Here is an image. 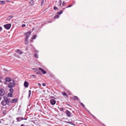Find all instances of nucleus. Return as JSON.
Instances as JSON below:
<instances>
[{"mask_svg": "<svg viewBox=\"0 0 126 126\" xmlns=\"http://www.w3.org/2000/svg\"><path fill=\"white\" fill-rule=\"evenodd\" d=\"M15 83L10 82L9 83H8V87L9 88H13L15 85Z\"/></svg>", "mask_w": 126, "mask_h": 126, "instance_id": "nucleus-1", "label": "nucleus"}, {"mask_svg": "<svg viewBox=\"0 0 126 126\" xmlns=\"http://www.w3.org/2000/svg\"><path fill=\"white\" fill-rule=\"evenodd\" d=\"M11 24H8L4 25V28L8 30L10 29L11 27Z\"/></svg>", "mask_w": 126, "mask_h": 126, "instance_id": "nucleus-2", "label": "nucleus"}, {"mask_svg": "<svg viewBox=\"0 0 126 126\" xmlns=\"http://www.w3.org/2000/svg\"><path fill=\"white\" fill-rule=\"evenodd\" d=\"M66 115L68 117H71L72 116V113H71L68 110H66Z\"/></svg>", "mask_w": 126, "mask_h": 126, "instance_id": "nucleus-3", "label": "nucleus"}, {"mask_svg": "<svg viewBox=\"0 0 126 126\" xmlns=\"http://www.w3.org/2000/svg\"><path fill=\"white\" fill-rule=\"evenodd\" d=\"M31 32L29 31L27 32L24 33V34L26 35L25 38L28 39V37H29L30 35L31 34Z\"/></svg>", "mask_w": 126, "mask_h": 126, "instance_id": "nucleus-4", "label": "nucleus"}, {"mask_svg": "<svg viewBox=\"0 0 126 126\" xmlns=\"http://www.w3.org/2000/svg\"><path fill=\"white\" fill-rule=\"evenodd\" d=\"M5 93V91L3 89H1L0 90V96H2Z\"/></svg>", "mask_w": 126, "mask_h": 126, "instance_id": "nucleus-5", "label": "nucleus"}, {"mask_svg": "<svg viewBox=\"0 0 126 126\" xmlns=\"http://www.w3.org/2000/svg\"><path fill=\"white\" fill-rule=\"evenodd\" d=\"M50 102L51 105H54L56 103V101L54 99H51L50 100Z\"/></svg>", "mask_w": 126, "mask_h": 126, "instance_id": "nucleus-6", "label": "nucleus"}, {"mask_svg": "<svg viewBox=\"0 0 126 126\" xmlns=\"http://www.w3.org/2000/svg\"><path fill=\"white\" fill-rule=\"evenodd\" d=\"M10 100L11 99L8 98H6L5 100H4V101H5L7 105H9L10 103L9 102L10 101Z\"/></svg>", "mask_w": 126, "mask_h": 126, "instance_id": "nucleus-7", "label": "nucleus"}, {"mask_svg": "<svg viewBox=\"0 0 126 126\" xmlns=\"http://www.w3.org/2000/svg\"><path fill=\"white\" fill-rule=\"evenodd\" d=\"M16 119L17 121L19 122L23 120V118L22 117H17L16 118Z\"/></svg>", "mask_w": 126, "mask_h": 126, "instance_id": "nucleus-8", "label": "nucleus"}, {"mask_svg": "<svg viewBox=\"0 0 126 126\" xmlns=\"http://www.w3.org/2000/svg\"><path fill=\"white\" fill-rule=\"evenodd\" d=\"M18 100V99L17 98H15L12 100V103H14L16 102Z\"/></svg>", "mask_w": 126, "mask_h": 126, "instance_id": "nucleus-9", "label": "nucleus"}, {"mask_svg": "<svg viewBox=\"0 0 126 126\" xmlns=\"http://www.w3.org/2000/svg\"><path fill=\"white\" fill-rule=\"evenodd\" d=\"M29 83L26 81H25L24 83V86L25 87L27 88L29 85Z\"/></svg>", "mask_w": 126, "mask_h": 126, "instance_id": "nucleus-10", "label": "nucleus"}, {"mask_svg": "<svg viewBox=\"0 0 126 126\" xmlns=\"http://www.w3.org/2000/svg\"><path fill=\"white\" fill-rule=\"evenodd\" d=\"M1 104L3 106H4L7 104V103L5 101L3 100L1 102Z\"/></svg>", "mask_w": 126, "mask_h": 126, "instance_id": "nucleus-11", "label": "nucleus"}, {"mask_svg": "<svg viewBox=\"0 0 126 126\" xmlns=\"http://www.w3.org/2000/svg\"><path fill=\"white\" fill-rule=\"evenodd\" d=\"M34 1L33 0H31L29 2V5L30 6H32L34 4Z\"/></svg>", "mask_w": 126, "mask_h": 126, "instance_id": "nucleus-12", "label": "nucleus"}, {"mask_svg": "<svg viewBox=\"0 0 126 126\" xmlns=\"http://www.w3.org/2000/svg\"><path fill=\"white\" fill-rule=\"evenodd\" d=\"M39 69L40 70L41 72L42 73L44 74H45L46 73V71L43 70V69L42 68L40 67L39 68Z\"/></svg>", "mask_w": 126, "mask_h": 126, "instance_id": "nucleus-13", "label": "nucleus"}, {"mask_svg": "<svg viewBox=\"0 0 126 126\" xmlns=\"http://www.w3.org/2000/svg\"><path fill=\"white\" fill-rule=\"evenodd\" d=\"M5 80L6 81L10 82L11 81V79L9 77H6L5 78Z\"/></svg>", "mask_w": 126, "mask_h": 126, "instance_id": "nucleus-14", "label": "nucleus"}, {"mask_svg": "<svg viewBox=\"0 0 126 126\" xmlns=\"http://www.w3.org/2000/svg\"><path fill=\"white\" fill-rule=\"evenodd\" d=\"M72 99L74 100H75L76 99L78 101L79 99L78 97L76 96H74L72 98Z\"/></svg>", "mask_w": 126, "mask_h": 126, "instance_id": "nucleus-15", "label": "nucleus"}, {"mask_svg": "<svg viewBox=\"0 0 126 126\" xmlns=\"http://www.w3.org/2000/svg\"><path fill=\"white\" fill-rule=\"evenodd\" d=\"M16 51L18 54H22L23 53V52L20 51V50L19 49L16 50Z\"/></svg>", "mask_w": 126, "mask_h": 126, "instance_id": "nucleus-16", "label": "nucleus"}, {"mask_svg": "<svg viewBox=\"0 0 126 126\" xmlns=\"http://www.w3.org/2000/svg\"><path fill=\"white\" fill-rule=\"evenodd\" d=\"M87 111H88V112L90 113V114L92 116V117H93V118L95 119V120H96L97 119L95 117L94 115H93L91 113H90L89 111L88 110H87Z\"/></svg>", "mask_w": 126, "mask_h": 126, "instance_id": "nucleus-17", "label": "nucleus"}, {"mask_svg": "<svg viewBox=\"0 0 126 126\" xmlns=\"http://www.w3.org/2000/svg\"><path fill=\"white\" fill-rule=\"evenodd\" d=\"M27 39H28L25 38V43L26 45L28 44V41L27 40Z\"/></svg>", "mask_w": 126, "mask_h": 126, "instance_id": "nucleus-18", "label": "nucleus"}, {"mask_svg": "<svg viewBox=\"0 0 126 126\" xmlns=\"http://www.w3.org/2000/svg\"><path fill=\"white\" fill-rule=\"evenodd\" d=\"M32 69L34 70V71L36 72V73L38 72V70L37 68H32Z\"/></svg>", "mask_w": 126, "mask_h": 126, "instance_id": "nucleus-19", "label": "nucleus"}, {"mask_svg": "<svg viewBox=\"0 0 126 126\" xmlns=\"http://www.w3.org/2000/svg\"><path fill=\"white\" fill-rule=\"evenodd\" d=\"M62 94L63 95H65L66 96V97H68V95L67 94H66V93L65 92H63L62 93Z\"/></svg>", "mask_w": 126, "mask_h": 126, "instance_id": "nucleus-20", "label": "nucleus"}, {"mask_svg": "<svg viewBox=\"0 0 126 126\" xmlns=\"http://www.w3.org/2000/svg\"><path fill=\"white\" fill-rule=\"evenodd\" d=\"M8 97H12V94L11 93H9L8 94Z\"/></svg>", "mask_w": 126, "mask_h": 126, "instance_id": "nucleus-21", "label": "nucleus"}, {"mask_svg": "<svg viewBox=\"0 0 126 126\" xmlns=\"http://www.w3.org/2000/svg\"><path fill=\"white\" fill-rule=\"evenodd\" d=\"M31 93V91L30 90H29V95H28V97L29 98L30 97Z\"/></svg>", "mask_w": 126, "mask_h": 126, "instance_id": "nucleus-22", "label": "nucleus"}, {"mask_svg": "<svg viewBox=\"0 0 126 126\" xmlns=\"http://www.w3.org/2000/svg\"><path fill=\"white\" fill-rule=\"evenodd\" d=\"M12 88H10V89L9 90L10 92L11 93H13L14 92V90Z\"/></svg>", "mask_w": 126, "mask_h": 126, "instance_id": "nucleus-23", "label": "nucleus"}, {"mask_svg": "<svg viewBox=\"0 0 126 126\" xmlns=\"http://www.w3.org/2000/svg\"><path fill=\"white\" fill-rule=\"evenodd\" d=\"M63 13L62 11H60V12H57V14H58L60 15L62 14Z\"/></svg>", "mask_w": 126, "mask_h": 126, "instance_id": "nucleus-24", "label": "nucleus"}, {"mask_svg": "<svg viewBox=\"0 0 126 126\" xmlns=\"http://www.w3.org/2000/svg\"><path fill=\"white\" fill-rule=\"evenodd\" d=\"M5 3V2L3 1H0V4H3Z\"/></svg>", "mask_w": 126, "mask_h": 126, "instance_id": "nucleus-25", "label": "nucleus"}, {"mask_svg": "<svg viewBox=\"0 0 126 126\" xmlns=\"http://www.w3.org/2000/svg\"><path fill=\"white\" fill-rule=\"evenodd\" d=\"M59 15H57L56 16H55L54 17L55 18H58L59 17Z\"/></svg>", "mask_w": 126, "mask_h": 126, "instance_id": "nucleus-26", "label": "nucleus"}, {"mask_svg": "<svg viewBox=\"0 0 126 126\" xmlns=\"http://www.w3.org/2000/svg\"><path fill=\"white\" fill-rule=\"evenodd\" d=\"M58 2H59V5L60 6H61V4H62V0H59V1Z\"/></svg>", "mask_w": 126, "mask_h": 126, "instance_id": "nucleus-27", "label": "nucleus"}, {"mask_svg": "<svg viewBox=\"0 0 126 126\" xmlns=\"http://www.w3.org/2000/svg\"><path fill=\"white\" fill-rule=\"evenodd\" d=\"M80 104H81V105L85 109V107L84 105L81 102H79Z\"/></svg>", "mask_w": 126, "mask_h": 126, "instance_id": "nucleus-28", "label": "nucleus"}, {"mask_svg": "<svg viewBox=\"0 0 126 126\" xmlns=\"http://www.w3.org/2000/svg\"><path fill=\"white\" fill-rule=\"evenodd\" d=\"M34 56L37 58H38V55L37 54H35L34 55Z\"/></svg>", "mask_w": 126, "mask_h": 126, "instance_id": "nucleus-29", "label": "nucleus"}, {"mask_svg": "<svg viewBox=\"0 0 126 126\" xmlns=\"http://www.w3.org/2000/svg\"><path fill=\"white\" fill-rule=\"evenodd\" d=\"M59 109L60 111H63V110H64V109L62 108H59Z\"/></svg>", "mask_w": 126, "mask_h": 126, "instance_id": "nucleus-30", "label": "nucleus"}, {"mask_svg": "<svg viewBox=\"0 0 126 126\" xmlns=\"http://www.w3.org/2000/svg\"><path fill=\"white\" fill-rule=\"evenodd\" d=\"M36 35L34 34L33 36L32 39H34L36 38Z\"/></svg>", "mask_w": 126, "mask_h": 126, "instance_id": "nucleus-31", "label": "nucleus"}, {"mask_svg": "<svg viewBox=\"0 0 126 126\" xmlns=\"http://www.w3.org/2000/svg\"><path fill=\"white\" fill-rule=\"evenodd\" d=\"M3 98H4V100H5L6 99V98H8L6 96H3Z\"/></svg>", "mask_w": 126, "mask_h": 126, "instance_id": "nucleus-32", "label": "nucleus"}, {"mask_svg": "<svg viewBox=\"0 0 126 126\" xmlns=\"http://www.w3.org/2000/svg\"><path fill=\"white\" fill-rule=\"evenodd\" d=\"M70 122V123L69 124H70L74 126H75V124L74 123H73L72 122Z\"/></svg>", "mask_w": 126, "mask_h": 126, "instance_id": "nucleus-33", "label": "nucleus"}, {"mask_svg": "<svg viewBox=\"0 0 126 126\" xmlns=\"http://www.w3.org/2000/svg\"><path fill=\"white\" fill-rule=\"evenodd\" d=\"M53 9L55 11L56 10V9H58V8L56 6H54V7Z\"/></svg>", "mask_w": 126, "mask_h": 126, "instance_id": "nucleus-34", "label": "nucleus"}, {"mask_svg": "<svg viewBox=\"0 0 126 126\" xmlns=\"http://www.w3.org/2000/svg\"><path fill=\"white\" fill-rule=\"evenodd\" d=\"M32 76L34 78H35L36 77V76L34 75H30V77H32Z\"/></svg>", "mask_w": 126, "mask_h": 126, "instance_id": "nucleus-35", "label": "nucleus"}, {"mask_svg": "<svg viewBox=\"0 0 126 126\" xmlns=\"http://www.w3.org/2000/svg\"><path fill=\"white\" fill-rule=\"evenodd\" d=\"M6 113V110H4L3 112L2 113V114H5Z\"/></svg>", "mask_w": 126, "mask_h": 126, "instance_id": "nucleus-36", "label": "nucleus"}, {"mask_svg": "<svg viewBox=\"0 0 126 126\" xmlns=\"http://www.w3.org/2000/svg\"><path fill=\"white\" fill-rule=\"evenodd\" d=\"M37 74H38L39 75H40L41 73L38 70V72L37 73H36Z\"/></svg>", "mask_w": 126, "mask_h": 126, "instance_id": "nucleus-37", "label": "nucleus"}, {"mask_svg": "<svg viewBox=\"0 0 126 126\" xmlns=\"http://www.w3.org/2000/svg\"><path fill=\"white\" fill-rule=\"evenodd\" d=\"M72 6V5H69V6H68L66 7H65V8H69V7H71Z\"/></svg>", "mask_w": 126, "mask_h": 126, "instance_id": "nucleus-38", "label": "nucleus"}, {"mask_svg": "<svg viewBox=\"0 0 126 126\" xmlns=\"http://www.w3.org/2000/svg\"><path fill=\"white\" fill-rule=\"evenodd\" d=\"M44 0H41L42 1H41V5L42 6V4H43V2H44Z\"/></svg>", "mask_w": 126, "mask_h": 126, "instance_id": "nucleus-39", "label": "nucleus"}, {"mask_svg": "<svg viewBox=\"0 0 126 126\" xmlns=\"http://www.w3.org/2000/svg\"><path fill=\"white\" fill-rule=\"evenodd\" d=\"M46 84L45 83H43V84H42L43 86H46Z\"/></svg>", "mask_w": 126, "mask_h": 126, "instance_id": "nucleus-40", "label": "nucleus"}, {"mask_svg": "<svg viewBox=\"0 0 126 126\" xmlns=\"http://www.w3.org/2000/svg\"><path fill=\"white\" fill-rule=\"evenodd\" d=\"M26 26V25L25 24H23L22 25V27H25Z\"/></svg>", "mask_w": 126, "mask_h": 126, "instance_id": "nucleus-41", "label": "nucleus"}, {"mask_svg": "<svg viewBox=\"0 0 126 126\" xmlns=\"http://www.w3.org/2000/svg\"><path fill=\"white\" fill-rule=\"evenodd\" d=\"M66 4V3L64 2H63L62 3V5H65Z\"/></svg>", "mask_w": 126, "mask_h": 126, "instance_id": "nucleus-42", "label": "nucleus"}, {"mask_svg": "<svg viewBox=\"0 0 126 126\" xmlns=\"http://www.w3.org/2000/svg\"><path fill=\"white\" fill-rule=\"evenodd\" d=\"M38 85L39 86H41V84L40 83H38Z\"/></svg>", "mask_w": 126, "mask_h": 126, "instance_id": "nucleus-43", "label": "nucleus"}, {"mask_svg": "<svg viewBox=\"0 0 126 126\" xmlns=\"http://www.w3.org/2000/svg\"><path fill=\"white\" fill-rule=\"evenodd\" d=\"M12 17H13L12 16H9L8 17V18H9V19H10L11 18H12Z\"/></svg>", "mask_w": 126, "mask_h": 126, "instance_id": "nucleus-44", "label": "nucleus"}, {"mask_svg": "<svg viewBox=\"0 0 126 126\" xmlns=\"http://www.w3.org/2000/svg\"><path fill=\"white\" fill-rule=\"evenodd\" d=\"M2 29V27H0V32H1V31Z\"/></svg>", "mask_w": 126, "mask_h": 126, "instance_id": "nucleus-45", "label": "nucleus"}, {"mask_svg": "<svg viewBox=\"0 0 126 126\" xmlns=\"http://www.w3.org/2000/svg\"><path fill=\"white\" fill-rule=\"evenodd\" d=\"M13 82L14 83V82H15V79H12V80Z\"/></svg>", "mask_w": 126, "mask_h": 126, "instance_id": "nucleus-46", "label": "nucleus"}, {"mask_svg": "<svg viewBox=\"0 0 126 126\" xmlns=\"http://www.w3.org/2000/svg\"><path fill=\"white\" fill-rule=\"evenodd\" d=\"M70 122H66V123H68V124H70Z\"/></svg>", "mask_w": 126, "mask_h": 126, "instance_id": "nucleus-47", "label": "nucleus"}, {"mask_svg": "<svg viewBox=\"0 0 126 126\" xmlns=\"http://www.w3.org/2000/svg\"><path fill=\"white\" fill-rule=\"evenodd\" d=\"M20 126H25L24 124H22Z\"/></svg>", "mask_w": 126, "mask_h": 126, "instance_id": "nucleus-48", "label": "nucleus"}, {"mask_svg": "<svg viewBox=\"0 0 126 126\" xmlns=\"http://www.w3.org/2000/svg\"><path fill=\"white\" fill-rule=\"evenodd\" d=\"M6 2H10V1L8 0H6Z\"/></svg>", "mask_w": 126, "mask_h": 126, "instance_id": "nucleus-49", "label": "nucleus"}, {"mask_svg": "<svg viewBox=\"0 0 126 126\" xmlns=\"http://www.w3.org/2000/svg\"><path fill=\"white\" fill-rule=\"evenodd\" d=\"M53 96H51V97H50V98H53Z\"/></svg>", "mask_w": 126, "mask_h": 126, "instance_id": "nucleus-50", "label": "nucleus"}, {"mask_svg": "<svg viewBox=\"0 0 126 126\" xmlns=\"http://www.w3.org/2000/svg\"><path fill=\"white\" fill-rule=\"evenodd\" d=\"M24 119V120H26L27 119L26 118H23V120Z\"/></svg>", "mask_w": 126, "mask_h": 126, "instance_id": "nucleus-51", "label": "nucleus"}, {"mask_svg": "<svg viewBox=\"0 0 126 126\" xmlns=\"http://www.w3.org/2000/svg\"><path fill=\"white\" fill-rule=\"evenodd\" d=\"M1 98L0 97V101L1 100Z\"/></svg>", "mask_w": 126, "mask_h": 126, "instance_id": "nucleus-52", "label": "nucleus"}, {"mask_svg": "<svg viewBox=\"0 0 126 126\" xmlns=\"http://www.w3.org/2000/svg\"><path fill=\"white\" fill-rule=\"evenodd\" d=\"M1 122L0 121V123Z\"/></svg>", "mask_w": 126, "mask_h": 126, "instance_id": "nucleus-53", "label": "nucleus"}, {"mask_svg": "<svg viewBox=\"0 0 126 126\" xmlns=\"http://www.w3.org/2000/svg\"><path fill=\"white\" fill-rule=\"evenodd\" d=\"M36 52H37V51H36Z\"/></svg>", "mask_w": 126, "mask_h": 126, "instance_id": "nucleus-54", "label": "nucleus"}, {"mask_svg": "<svg viewBox=\"0 0 126 126\" xmlns=\"http://www.w3.org/2000/svg\"><path fill=\"white\" fill-rule=\"evenodd\" d=\"M36 52H37V51H36Z\"/></svg>", "mask_w": 126, "mask_h": 126, "instance_id": "nucleus-55", "label": "nucleus"}]
</instances>
